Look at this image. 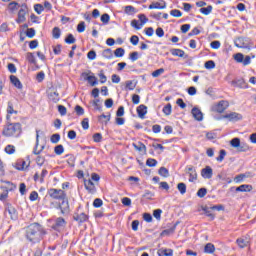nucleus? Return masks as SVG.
<instances>
[{"label": "nucleus", "instance_id": "obj_7", "mask_svg": "<svg viewBox=\"0 0 256 256\" xmlns=\"http://www.w3.org/2000/svg\"><path fill=\"white\" fill-rule=\"evenodd\" d=\"M83 181L86 191H88V193H90L91 195H95V193H97V187H95V183L93 182V180H87L84 178Z\"/></svg>", "mask_w": 256, "mask_h": 256}, {"label": "nucleus", "instance_id": "obj_46", "mask_svg": "<svg viewBox=\"0 0 256 256\" xmlns=\"http://www.w3.org/2000/svg\"><path fill=\"white\" fill-rule=\"evenodd\" d=\"M157 159H155V158H148L147 160H146V166L147 167H157Z\"/></svg>", "mask_w": 256, "mask_h": 256}, {"label": "nucleus", "instance_id": "obj_2", "mask_svg": "<svg viewBox=\"0 0 256 256\" xmlns=\"http://www.w3.org/2000/svg\"><path fill=\"white\" fill-rule=\"evenodd\" d=\"M51 209H56L60 211L63 217H67L71 213V206L69 205V200H60V202L54 201L50 203Z\"/></svg>", "mask_w": 256, "mask_h": 256}, {"label": "nucleus", "instance_id": "obj_9", "mask_svg": "<svg viewBox=\"0 0 256 256\" xmlns=\"http://www.w3.org/2000/svg\"><path fill=\"white\" fill-rule=\"evenodd\" d=\"M21 129H4L2 135L4 137H21Z\"/></svg>", "mask_w": 256, "mask_h": 256}, {"label": "nucleus", "instance_id": "obj_34", "mask_svg": "<svg viewBox=\"0 0 256 256\" xmlns=\"http://www.w3.org/2000/svg\"><path fill=\"white\" fill-rule=\"evenodd\" d=\"M50 141L51 143H53L54 145H57V143H59V141H61V134L59 133H54L50 136Z\"/></svg>", "mask_w": 256, "mask_h": 256}, {"label": "nucleus", "instance_id": "obj_19", "mask_svg": "<svg viewBox=\"0 0 256 256\" xmlns=\"http://www.w3.org/2000/svg\"><path fill=\"white\" fill-rule=\"evenodd\" d=\"M191 113L196 121H203V112L199 108H192Z\"/></svg>", "mask_w": 256, "mask_h": 256}, {"label": "nucleus", "instance_id": "obj_62", "mask_svg": "<svg viewBox=\"0 0 256 256\" xmlns=\"http://www.w3.org/2000/svg\"><path fill=\"white\" fill-rule=\"evenodd\" d=\"M170 15H172V17H183V12L178 9H173L170 11Z\"/></svg>", "mask_w": 256, "mask_h": 256}, {"label": "nucleus", "instance_id": "obj_59", "mask_svg": "<svg viewBox=\"0 0 256 256\" xmlns=\"http://www.w3.org/2000/svg\"><path fill=\"white\" fill-rule=\"evenodd\" d=\"M114 55L115 57H123L125 55V49L124 48H117L115 51H114Z\"/></svg>", "mask_w": 256, "mask_h": 256}, {"label": "nucleus", "instance_id": "obj_3", "mask_svg": "<svg viewBox=\"0 0 256 256\" xmlns=\"http://www.w3.org/2000/svg\"><path fill=\"white\" fill-rule=\"evenodd\" d=\"M230 147L232 149L237 150V153H247V151H251V146L247 144V142H241V138L234 137L229 141Z\"/></svg>", "mask_w": 256, "mask_h": 256}, {"label": "nucleus", "instance_id": "obj_52", "mask_svg": "<svg viewBox=\"0 0 256 256\" xmlns=\"http://www.w3.org/2000/svg\"><path fill=\"white\" fill-rule=\"evenodd\" d=\"M172 109H173V107L171 106V103H168L163 107L162 111H163L164 115H171Z\"/></svg>", "mask_w": 256, "mask_h": 256}, {"label": "nucleus", "instance_id": "obj_28", "mask_svg": "<svg viewBox=\"0 0 256 256\" xmlns=\"http://www.w3.org/2000/svg\"><path fill=\"white\" fill-rule=\"evenodd\" d=\"M225 157H227V150L226 149H220L218 157H216V161L218 163H223L225 160Z\"/></svg>", "mask_w": 256, "mask_h": 256}, {"label": "nucleus", "instance_id": "obj_47", "mask_svg": "<svg viewBox=\"0 0 256 256\" xmlns=\"http://www.w3.org/2000/svg\"><path fill=\"white\" fill-rule=\"evenodd\" d=\"M175 233V227H171L170 229H165L160 233V237H165V235L169 236Z\"/></svg>", "mask_w": 256, "mask_h": 256}, {"label": "nucleus", "instance_id": "obj_42", "mask_svg": "<svg viewBox=\"0 0 256 256\" xmlns=\"http://www.w3.org/2000/svg\"><path fill=\"white\" fill-rule=\"evenodd\" d=\"M197 197H199L200 199H203V197H205V195H207V188L206 187H201L198 189L197 193H196Z\"/></svg>", "mask_w": 256, "mask_h": 256}, {"label": "nucleus", "instance_id": "obj_20", "mask_svg": "<svg viewBox=\"0 0 256 256\" xmlns=\"http://www.w3.org/2000/svg\"><path fill=\"white\" fill-rule=\"evenodd\" d=\"M39 133H41V130H36V143L32 151L33 155L37 156L41 155L42 153V150H37L39 147Z\"/></svg>", "mask_w": 256, "mask_h": 256}, {"label": "nucleus", "instance_id": "obj_53", "mask_svg": "<svg viewBox=\"0 0 256 256\" xmlns=\"http://www.w3.org/2000/svg\"><path fill=\"white\" fill-rule=\"evenodd\" d=\"M233 57L236 63H243L245 55L243 53H236Z\"/></svg>", "mask_w": 256, "mask_h": 256}, {"label": "nucleus", "instance_id": "obj_21", "mask_svg": "<svg viewBox=\"0 0 256 256\" xmlns=\"http://www.w3.org/2000/svg\"><path fill=\"white\" fill-rule=\"evenodd\" d=\"M132 147H134L136 151H139V152L144 151V155H147V146H145L143 142L139 141L138 144L132 143Z\"/></svg>", "mask_w": 256, "mask_h": 256}, {"label": "nucleus", "instance_id": "obj_11", "mask_svg": "<svg viewBox=\"0 0 256 256\" xmlns=\"http://www.w3.org/2000/svg\"><path fill=\"white\" fill-rule=\"evenodd\" d=\"M67 225V221L63 217H58L55 220V223L52 225L53 231H61V227H65Z\"/></svg>", "mask_w": 256, "mask_h": 256}, {"label": "nucleus", "instance_id": "obj_55", "mask_svg": "<svg viewBox=\"0 0 256 256\" xmlns=\"http://www.w3.org/2000/svg\"><path fill=\"white\" fill-rule=\"evenodd\" d=\"M5 153H7V155H13V153H15V147L11 144H8L5 149H4Z\"/></svg>", "mask_w": 256, "mask_h": 256}, {"label": "nucleus", "instance_id": "obj_33", "mask_svg": "<svg viewBox=\"0 0 256 256\" xmlns=\"http://www.w3.org/2000/svg\"><path fill=\"white\" fill-rule=\"evenodd\" d=\"M64 41L65 43H67V45H73V43H75L77 39H75V36H73V34L69 33L65 37Z\"/></svg>", "mask_w": 256, "mask_h": 256}, {"label": "nucleus", "instance_id": "obj_60", "mask_svg": "<svg viewBox=\"0 0 256 256\" xmlns=\"http://www.w3.org/2000/svg\"><path fill=\"white\" fill-rule=\"evenodd\" d=\"M205 69H215V61L208 60L204 63Z\"/></svg>", "mask_w": 256, "mask_h": 256}, {"label": "nucleus", "instance_id": "obj_30", "mask_svg": "<svg viewBox=\"0 0 256 256\" xmlns=\"http://www.w3.org/2000/svg\"><path fill=\"white\" fill-rule=\"evenodd\" d=\"M241 193H251L253 191V185L251 184H242L240 185Z\"/></svg>", "mask_w": 256, "mask_h": 256}, {"label": "nucleus", "instance_id": "obj_44", "mask_svg": "<svg viewBox=\"0 0 256 256\" xmlns=\"http://www.w3.org/2000/svg\"><path fill=\"white\" fill-rule=\"evenodd\" d=\"M144 199H148V201H153V197H155V193L150 190H145V193L142 195Z\"/></svg>", "mask_w": 256, "mask_h": 256}, {"label": "nucleus", "instance_id": "obj_1", "mask_svg": "<svg viewBox=\"0 0 256 256\" xmlns=\"http://www.w3.org/2000/svg\"><path fill=\"white\" fill-rule=\"evenodd\" d=\"M44 235H47V230L43 228L39 222L31 223L26 227L25 238L29 243L35 245L36 243H41L43 241Z\"/></svg>", "mask_w": 256, "mask_h": 256}, {"label": "nucleus", "instance_id": "obj_31", "mask_svg": "<svg viewBox=\"0 0 256 256\" xmlns=\"http://www.w3.org/2000/svg\"><path fill=\"white\" fill-rule=\"evenodd\" d=\"M21 7V4L17 3L16 1H12L8 4V9L11 11V13H14V11H17Z\"/></svg>", "mask_w": 256, "mask_h": 256}, {"label": "nucleus", "instance_id": "obj_18", "mask_svg": "<svg viewBox=\"0 0 256 256\" xmlns=\"http://www.w3.org/2000/svg\"><path fill=\"white\" fill-rule=\"evenodd\" d=\"M10 83H12L16 89H23V83H21V80L15 75H10Z\"/></svg>", "mask_w": 256, "mask_h": 256}, {"label": "nucleus", "instance_id": "obj_49", "mask_svg": "<svg viewBox=\"0 0 256 256\" xmlns=\"http://www.w3.org/2000/svg\"><path fill=\"white\" fill-rule=\"evenodd\" d=\"M211 11H213V6L211 5H208L207 7H204V8H200V13H202L203 15H209Z\"/></svg>", "mask_w": 256, "mask_h": 256}, {"label": "nucleus", "instance_id": "obj_14", "mask_svg": "<svg viewBox=\"0 0 256 256\" xmlns=\"http://www.w3.org/2000/svg\"><path fill=\"white\" fill-rule=\"evenodd\" d=\"M186 173H189V182L190 183L197 181V169L194 166L187 167Z\"/></svg>", "mask_w": 256, "mask_h": 256}, {"label": "nucleus", "instance_id": "obj_61", "mask_svg": "<svg viewBox=\"0 0 256 256\" xmlns=\"http://www.w3.org/2000/svg\"><path fill=\"white\" fill-rule=\"evenodd\" d=\"M121 203L124 207H131V198L129 197H123L121 199Z\"/></svg>", "mask_w": 256, "mask_h": 256}, {"label": "nucleus", "instance_id": "obj_25", "mask_svg": "<svg viewBox=\"0 0 256 256\" xmlns=\"http://www.w3.org/2000/svg\"><path fill=\"white\" fill-rule=\"evenodd\" d=\"M48 98L50 99V101H52V103H59V101L61 99L59 97V94L57 93V91L48 93Z\"/></svg>", "mask_w": 256, "mask_h": 256}, {"label": "nucleus", "instance_id": "obj_4", "mask_svg": "<svg viewBox=\"0 0 256 256\" xmlns=\"http://www.w3.org/2000/svg\"><path fill=\"white\" fill-rule=\"evenodd\" d=\"M48 195L51 199H55V201H69L67 192L63 189L50 188L48 189Z\"/></svg>", "mask_w": 256, "mask_h": 256}, {"label": "nucleus", "instance_id": "obj_54", "mask_svg": "<svg viewBox=\"0 0 256 256\" xmlns=\"http://www.w3.org/2000/svg\"><path fill=\"white\" fill-rule=\"evenodd\" d=\"M210 210L211 211H225V205H223V204L213 205V206H210Z\"/></svg>", "mask_w": 256, "mask_h": 256}, {"label": "nucleus", "instance_id": "obj_57", "mask_svg": "<svg viewBox=\"0 0 256 256\" xmlns=\"http://www.w3.org/2000/svg\"><path fill=\"white\" fill-rule=\"evenodd\" d=\"M19 192H20V195H27V185L25 183H20L19 185Z\"/></svg>", "mask_w": 256, "mask_h": 256}, {"label": "nucleus", "instance_id": "obj_40", "mask_svg": "<svg viewBox=\"0 0 256 256\" xmlns=\"http://www.w3.org/2000/svg\"><path fill=\"white\" fill-rule=\"evenodd\" d=\"M52 37L54 39H59V37H61V28L60 27H54L52 29Z\"/></svg>", "mask_w": 256, "mask_h": 256}, {"label": "nucleus", "instance_id": "obj_35", "mask_svg": "<svg viewBox=\"0 0 256 256\" xmlns=\"http://www.w3.org/2000/svg\"><path fill=\"white\" fill-rule=\"evenodd\" d=\"M89 74L92 75L91 80L88 82L91 85V87H95L96 85H99V80L91 70H89Z\"/></svg>", "mask_w": 256, "mask_h": 256}, {"label": "nucleus", "instance_id": "obj_16", "mask_svg": "<svg viewBox=\"0 0 256 256\" xmlns=\"http://www.w3.org/2000/svg\"><path fill=\"white\" fill-rule=\"evenodd\" d=\"M136 112L140 119H145V115H147V106L145 104L139 105Z\"/></svg>", "mask_w": 256, "mask_h": 256}, {"label": "nucleus", "instance_id": "obj_36", "mask_svg": "<svg viewBox=\"0 0 256 256\" xmlns=\"http://www.w3.org/2000/svg\"><path fill=\"white\" fill-rule=\"evenodd\" d=\"M102 57L105 59H113V50L111 48H107L102 52Z\"/></svg>", "mask_w": 256, "mask_h": 256}, {"label": "nucleus", "instance_id": "obj_29", "mask_svg": "<svg viewBox=\"0 0 256 256\" xmlns=\"http://www.w3.org/2000/svg\"><path fill=\"white\" fill-rule=\"evenodd\" d=\"M158 175H160V177H164V178L169 177L170 176L169 169H167L165 166L160 167L158 170Z\"/></svg>", "mask_w": 256, "mask_h": 256}, {"label": "nucleus", "instance_id": "obj_24", "mask_svg": "<svg viewBox=\"0 0 256 256\" xmlns=\"http://www.w3.org/2000/svg\"><path fill=\"white\" fill-rule=\"evenodd\" d=\"M26 59L30 65H37V58H35V53L28 52L26 53Z\"/></svg>", "mask_w": 256, "mask_h": 256}, {"label": "nucleus", "instance_id": "obj_38", "mask_svg": "<svg viewBox=\"0 0 256 256\" xmlns=\"http://www.w3.org/2000/svg\"><path fill=\"white\" fill-rule=\"evenodd\" d=\"M142 219L146 223H153V215H151V213H149V212H144L142 214Z\"/></svg>", "mask_w": 256, "mask_h": 256}, {"label": "nucleus", "instance_id": "obj_58", "mask_svg": "<svg viewBox=\"0 0 256 256\" xmlns=\"http://www.w3.org/2000/svg\"><path fill=\"white\" fill-rule=\"evenodd\" d=\"M25 35L29 39H33V37H35V28H28L27 31L25 32Z\"/></svg>", "mask_w": 256, "mask_h": 256}, {"label": "nucleus", "instance_id": "obj_51", "mask_svg": "<svg viewBox=\"0 0 256 256\" xmlns=\"http://www.w3.org/2000/svg\"><path fill=\"white\" fill-rule=\"evenodd\" d=\"M34 11L37 13V15H41V13L45 11V7L42 4H35Z\"/></svg>", "mask_w": 256, "mask_h": 256}, {"label": "nucleus", "instance_id": "obj_5", "mask_svg": "<svg viewBox=\"0 0 256 256\" xmlns=\"http://www.w3.org/2000/svg\"><path fill=\"white\" fill-rule=\"evenodd\" d=\"M17 110L13 109V102L9 101L8 102V107H7V124L8 127H12V129H21V123L19 122H11V115H17Z\"/></svg>", "mask_w": 256, "mask_h": 256}, {"label": "nucleus", "instance_id": "obj_10", "mask_svg": "<svg viewBox=\"0 0 256 256\" xmlns=\"http://www.w3.org/2000/svg\"><path fill=\"white\" fill-rule=\"evenodd\" d=\"M223 119H228V121H232L233 123L237 121H241L243 119V116L237 112H231L229 114H225L222 116Z\"/></svg>", "mask_w": 256, "mask_h": 256}, {"label": "nucleus", "instance_id": "obj_41", "mask_svg": "<svg viewBox=\"0 0 256 256\" xmlns=\"http://www.w3.org/2000/svg\"><path fill=\"white\" fill-rule=\"evenodd\" d=\"M94 143H101L103 141V135L99 132H96L92 135Z\"/></svg>", "mask_w": 256, "mask_h": 256}, {"label": "nucleus", "instance_id": "obj_43", "mask_svg": "<svg viewBox=\"0 0 256 256\" xmlns=\"http://www.w3.org/2000/svg\"><path fill=\"white\" fill-rule=\"evenodd\" d=\"M236 243L240 247V249H245V247H247L249 242L245 241V239H243V238H238L236 240Z\"/></svg>", "mask_w": 256, "mask_h": 256}, {"label": "nucleus", "instance_id": "obj_15", "mask_svg": "<svg viewBox=\"0 0 256 256\" xmlns=\"http://www.w3.org/2000/svg\"><path fill=\"white\" fill-rule=\"evenodd\" d=\"M148 9H167V2H165L164 0H160V2H152L148 6Z\"/></svg>", "mask_w": 256, "mask_h": 256}, {"label": "nucleus", "instance_id": "obj_13", "mask_svg": "<svg viewBox=\"0 0 256 256\" xmlns=\"http://www.w3.org/2000/svg\"><path fill=\"white\" fill-rule=\"evenodd\" d=\"M201 177H203V179H211L213 177V168L209 165L205 166L201 170Z\"/></svg>", "mask_w": 256, "mask_h": 256}, {"label": "nucleus", "instance_id": "obj_12", "mask_svg": "<svg viewBox=\"0 0 256 256\" xmlns=\"http://www.w3.org/2000/svg\"><path fill=\"white\" fill-rule=\"evenodd\" d=\"M231 83L234 87H239V89H249V84L243 78H236Z\"/></svg>", "mask_w": 256, "mask_h": 256}, {"label": "nucleus", "instance_id": "obj_23", "mask_svg": "<svg viewBox=\"0 0 256 256\" xmlns=\"http://www.w3.org/2000/svg\"><path fill=\"white\" fill-rule=\"evenodd\" d=\"M25 15H27V12H24L23 10H19L16 23L18 24L25 23V21H27V17H25Z\"/></svg>", "mask_w": 256, "mask_h": 256}, {"label": "nucleus", "instance_id": "obj_22", "mask_svg": "<svg viewBox=\"0 0 256 256\" xmlns=\"http://www.w3.org/2000/svg\"><path fill=\"white\" fill-rule=\"evenodd\" d=\"M204 253H208L209 255H212V253H215V244L209 242L204 245Z\"/></svg>", "mask_w": 256, "mask_h": 256}, {"label": "nucleus", "instance_id": "obj_8", "mask_svg": "<svg viewBox=\"0 0 256 256\" xmlns=\"http://www.w3.org/2000/svg\"><path fill=\"white\" fill-rule=\"evenodd\" d=\"M5 211L9 213L10 219H12V221H17V219H19V212H17V209L13 207L11 203L7 204Z\"/></svg>", "mask_w": 256, "mask_h": 256}, {"label": "nucleus", "instance_id": "obj_64", "mask_svg": "<svg viewBox=\"0 0 256 256\" xmlns=\"http://www.w3.org/2000/svg\"><path fill=\"white\" fill-rule=\"evenodd\" d=\"M163 73H165V69L164 68L157 69V70L152 72V77L157 78L160 75H163Z\"/></svg>", "mask_w": 256, "mask_h": 256}, {"label": "nucleus", "instance_id": "obj_45", "mask_svg": "<svg viewBox=\"0 0 256 256\" xmlns=\"http://www.w3.org/2000/svg\"><path fill=\"white\" fill-rule=\"evenodd\" d=\"M36 165H38V167H43V165H45V156H41V154H39L36 157Z\"/></svg>", "mask_w": 256, "mask_h": 256}, {"label": "nucleus", "instance_id": "obj_56", "mask_svg": "<svg viewBox=\"0 0 256 256\" xmlns=\"http://www.w3.org/2000/svg\"><path fill=\"white\" fill-rule=\"evenodd\" d=\"M93 207L95 209H99V207H103V200L101 198H96L93 201Z\"/></svg>", "mask_w": 256, "mask_h": 256}, {"label": "nucleus", "instance_id": "obj_37", "mask_svg": "<svg viewBox=\"0 0 256 256\" xmlns=\"http://www.w3.org/2000/svg\"><path fill=\"white\" fill-rule=\"evenodd\" d=\"M54 153L55 155H63V153H65V147H63V144L56 145L54 147Z\"/></svg>", "mask_w": 256, "mask_h": 256}, {"label": "nucleus", "instance_id": "obj_27", "mask_svg": "<svg viewBox=\"0 0 256 256\" xmlns=\"http://www.w3.org/2000/svg\"><path fill=\"white\" fill-rule=\"evenodd\" d=\"M177 189L180 195H185L187 193V184H185V182H179L177 184Z\"/></svg>", "mask_w": 256, "mask_h": 256}, {"label": "nucleus", "instance_id": "obj_39", "mask_svg": "<svg viewBox=\"0 0 256 256\" xmlns=\"http://www.w3.org/2000/svg\"><path fill=\"white\" fill-rule=\"evenodd\" d=\"M137 87V82L133 83V80L126 81L125 89L126 91H133Z\"/></svg>", "mask_w": 256, "mask_h": 256}, {"label": "nucleus", "instance_id": "obj_26", "mask_svg": "<svg viewBox=\"0 0 256 256\" xmlns=\"http://www.w3.org/2000/svg\"><path fill=\"white\" fill-rule=\"evenodd\" d=\"M158 256H173V249H159L158 250Z\"/></svg>", "mask_w": 256, "mask_h": 256}, {"label": "nucleus", "instance_id": "obj_50", "mask_svg": "<svg viewBox=\"0 0 256 256\" xmlns=\"http://www.w3.org/2000/svg\"><path fill=\"white\" fill-rule=\"evenodd\" d=\"M163 213V210H161V209H154L153 210V213H152V215H153V217L157 220V221H160V219H161V214Z\"/></svg>", "mask_w": 256, "mask_h": 256}, {"label": "nucleus", "instance_id": "obj_48", "mask_svg": "<svg viewBox=\"0 0 256 256\" xmlns=\"http://www.w3.org/2000/svg\"><path fill=\"white\" fill-rule=\"evenodd\" d=\"M100 21H102V23L104 25H107L109 23V21H111V16H109V14H107V13H104L101 15Z\"/></svg>", "mask_w": 256, "mask_h": 256}, {"label": "nucleus", "instance_id": "obj_32", "mask_svg": "<svg viewBox=\"0 0 256 256\" xmlns=\"http://www.w3.org/2000/svg\"><path fill=\"white\" fill-rule=\"evenodd\" d=\"M124 13L126 15H135L137 13V9L131 5L125 6Z\"/></svg>", "mask_w": 256, "mask_h": 256}, {"label": "nucleus", "instance_id": "obj_63", "mask_svg": "<svg viewBox=\"0 0 256 256\" xmlns=\"http://www.w3.org/2000/svg\"><path fill=\"white\" fill-rule=\"evenodd\" d=\"M141 23H139V20L134 19L131 21V27H133L134 29H136L137 31H139V29H141Z\"/></svg>", "mask_w": 256, "mask_h": 256}, {"label": "nucleus", "instance_id": "obj_6", "mask_svg": "<svg viewBox=\"0 0 256 256\" xmlns=\"http://www.w3.org/2000/svg\"><path fill=\"white\" fill-rule=\"evenodd\" d=\"M227 107H229V101L221 100L212 106V111H214V113H223Z\"/></svg>", "mask_w": 256, "mask_h": 256}, {"label": "nucleus", "instance_id": "obj_17", "mask_svg": "<svg viewBox=\"0 0 256 256\" xmlns=\"http://www.w3.org/2000/svg\"><path fill=\"white\" fill-rule=\"evenodd\" d=\"M170 53L174 57H184V59H187V57H189V55H185V51H183V50H181L179 48H172V49H170Z\"/></svg>", "mask_w": 256, "mask_h": 256}]
</instances>
